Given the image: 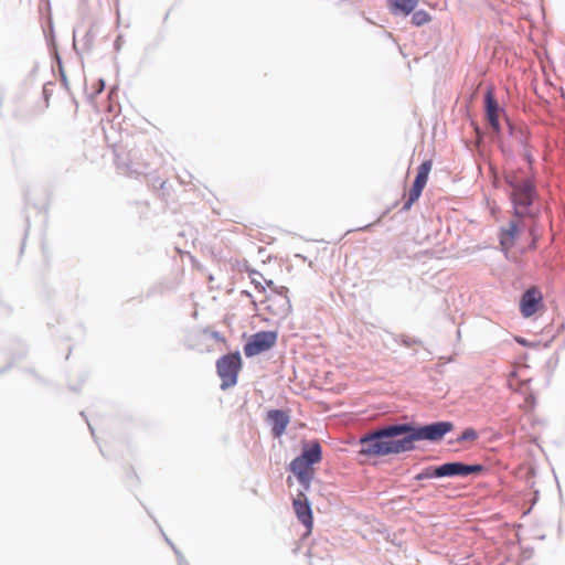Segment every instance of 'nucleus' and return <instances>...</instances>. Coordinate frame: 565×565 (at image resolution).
Listing matches in <instances>:
<instances>
[{"instance_id":"1","label":"nucleus","mask_w":565,"mask_h":565,"mask_svg":"<svg viewBox=\"0 0 565 565\" xmlns=\"http://www.w3.org/2000/svg\"><path fill=\"white\" fill-rule=\"evenodd\" d=\"M450 422H437L422 427L411 424L391 425L361 438L362 455L383 457L411 451L418 440L437 441L451 431Z\"/></svg>"},{"instance_id":"2","label":"nucleus","mask_w":565,"mask_h":565,"mask_svg":"<svg viewBox=\"0 0 565 565\" xmlns=\"http://www.w3.org/2000/svg\"><path fill=\"white\" fill-rule=\"evenodd\" d=\"M322 460L321 445L315 440L305 443L302 446L301 455L296 457L289 463V470L297 478L303 490H309L311 481L315 477V465Z\"/></svg>"},{"instance_id":"3","label":"nucleus","mask_w":565,"mask_h":565,"mask_svg":"<svg viewBox=\"0 0 565 565\" xmlns=\"http://www.w3.org/2000/svg\"><path fill=\"white\" fill-rule=\"evenodd\" d=\"M505 181L511 188L510 198L514 205V213L523 215L533 202V183L529 179L519 178L515 173L507 174Z\"/></svg>"},{"instance_id":"4","label":"nucleus","mask_w":565,"mask_h":565,"mask_svg":"<svg viewBox=\"0 0 565 565\" xmlns=\"http://www.w3.org/2000/svg\"><path fill=\"white\" fill-rule=\"evenodd\" d=\"M242 365L243 362L238 352L225 354L216 361V371L221 379L222 390L236 385Z\"/></svg>"},{"instance_id":"5","label":"nucleus","mask_w":565,"mask_h":565,"mask_svg":"<svg viewBox=\"0 0 565 565\" xmlns=\"http://www.w3.org/2000/svg\"><path fill=\"white\" fill-rule=\"evenodd\" d=\"M524 228L523 215L515 213L508 225L501 228L499 235L500 246L505 254H508L513 247L519 246L524 234Z\"/></svg>"},{"instance_id":"6","label":"nucleus","mask_w":565,"mask_h":565,"mask_svg":"<svg viewBox=\"0 0 565 565\" xmlns=\"http://www.w3.org/2000/svg\"><path fill=\"white\" fill-rule=\"evenodd\" d=\"M519 309L523 318H531L544 310V298L540 288L533 286L526 289L519 301Z\"/></svg>"},{"instance_id":"7","label":"nucleus","mask_w":565,"mask_h":565,"mask_svg":"<svg viewBox=\"0 0 565 565\" xmlns=\"http://www.w3.org/2000/svg\"><path fill=\"white\" fill-rule=\"evenodd\" d=\"M277 342L275 331H260L253 334L249 341L244 345L246 356H255L271 349Z\"/></svg>"},{"instance_id":"8","label":"nucleus","mask_w":565,"mask_h":565,"mask_svg":"<svg viewBox=\"0 0 565 565\" xmlns=\"http://www.w3.org/2000/svg\"><path fill=\"white\" fill-rule=\"evenodd\" d=\"M287 294L288 288L281 286L274 295L267 297L265 309L274 318H285L290 313L291 305Z\"/></svg>"},{"instance_id":"9","label":"nucleus","mask_w":565,"mask_h":565,"mask_svg":"<svg viewBox=\"0 0 565 565\" xmlns=\"http://www.w3.org/2000/svg\"><path fill=\"white\" fill-rule=\"evenodd\" d=\"M431 167V160H426L418 167L417 175L415 178L412 189L408 192V198L404 204V210H409L411 206L419 199L424 188L427 184Z\"/></svg>"},{"instance_id":"10","label":"nucleus","mask_w":565,"mask_h":565,"mask_svg":"<svg viewBox=\"0 0 565 565\" xmlns=\"http://www.w3.org/2000/svg\"><path fill=\"white\" fill-rule=\"evenodd\" d=\"M481 465H466L462 462H447L435 468V475L437 478L441 477H454L461 476L466 477L469 475H477L483 471Z\"/></svg>"},{"instance_id":"11","label":"nucleus","mask_w":565,"mask_h":565,"mask_svg":"<svg viewBox=\"0 0 565 565\" xmlns=\"http://www.w3.org/2000/svg\"><path fill=\"white\" fill-rule=\"evenodd\" d=\"M306 491L307 490L302 489L294 497L292 508L297 519L306 526L308 532H311L313 526V516Z\"/></svg>"},{"instance_id":"12","label":"nucleus","mask_w":565,"mask_h":565,"mask_svg":"<svg viewBox=\"0 0 565 565\" xmlns=\"http://www.w3.org/2000/svg\"><path fill=\"white\" fill-rule=\"evenodd\" d=\"M267 419L273 426L271 433L276 438L280 437L286 431V428L290 422L289 416L284 411L279 409L269 411L267 413Z\"/></svg>"},{"instance_id":"13","label":"nucleus","mask_w":565,"mask_h":565,"mask_svg":"<svg viewBox=\"0 0 565 565\" xmlns=\"http://www.w3.org/2000/svg\"><path fill=\"white\" fill-rule=\"evenodd\" d=\"M486 117L494 131H500L499 115L500 108L492 90L486 94Z\"/></svg>"},{"instance_id":"14","label":"nucleus","mask_w":565,"mask_h":565,"mask_svg":"<svg viewBox=\"0 0 565 565\" xmlns=\"http://www.w3.org/2000/svg\"><path fill=\"white\" fill-rule=\"evenodd\" d=\"M391 2L395 11L407 15L416 8L418 0H391Z\"/></svg>"},{"instance_id":"15","label":"nucleus","mask_w":565,"mask_h":565,"mask_svg":"<svg viewBox=\"0 0 565 565\" xmlns=\"http://www.w3.org/2000/svg\"><path fill=\"white\" fill-rule=\"evenodd\" d=\"M479 435L477 433V430L475 428H466L461 435L458 437L457 441L459 443H462V441H476L478 439Z\"/></svg>"},{"instance_id":"16","label":"nucleus","mask_w":565,"mask_h":565,"mask_svg":"<svg viewBox=\"0 0 565 565\" xmlns=\"http://www.w3.org/2000/svg\"><path fill=\"white\" fill-rule=\"evenodd\" d=\"M413 23L416 24V25H423L425 23H427L429 20H430V17L428 15L427 12L425 11H417L413 18Z\"/></svg>"},{"instance_id":"17","label":"nucleus","mask_w":565,"mask_h":565,"mask_svg":"<svg viewBox=\"0 0 565 565\" xmlns=\"http://www.w3.org/2000/svg\"><path fill=\"white\" fill-rule=\"evenodd\" d=\"M430 478H437L435 475V468H426L420 473L416 475L415 480H424V479H430Z\"/></svg>"},{"instance_id":"18","label":"nucleus","mask_w":565,"mask_h":565,"mask_svg":"<svg viewBox=\"0 0 565 565\" xmlns=\"http://www.w3.org/2000/svg\"><path fill=\"white\" fill-rule=\"evenodd\" d=\"M310 565H331L328 559H315L310 558Z\"/></svg>"},{"instance_id":"19","label":"nucleus","mask_w":565,"mask_h":565,"mask_svg":"<svg viewBox=\"0 0 565 565\" xmlns=\"http://www.w3.org/2000/svg\"><path fill=\"white\" fill-rule=\"evenodd\" d=\"M104 87H105V83L103 79H98L97 82V87L95 89V94H99L104 90Z\"/></svg>"},{"instance_id":"20","label":"nucleus","mask_w":565,"mask_h":565,"mask_svg":"<svg viewBox=\"0 0 565 565\" xmlns=\"http://www.w3.org/2000/svg\"><path fill=\"white\" fill-rule=\"evenodd\" d=\"M47 92H49L47 87H46V86H44V87H43V95H44V98H45V100H46V105L49 106Z\"/></svg>"},{"instance_id":"21","label":"nucleus","mask_w":565,"mask_h":565,"mask_svg":"<svg viewBox=\"0 0 565 565\" xmlns=\"http://www.w3.org/2000/svg\"><path fill=\"white\" fill-rule=\"evenodd\" d=\"M526 402H529L531 405L534 404V397L533 396H529L526 398Z\"/></svg>"},{"instance_id":"22","label":"nucleus","mask_w":565,"mask_h":565,"mask_svg":"<svg viewBox=\"0 0 565 565\" xmlns=\"http://www.w3.org/2000/svg\"><path fill=\"white\" fill-rule=\"evenodd\" d=\"M287 484L288 487L292 486V478L290 476L287 478Z\"/></svg>"},{"instance_id":"23","label":"nucleus","mask_w":565,"mask_h":565,"mask_svg":"<svg viewBox=\"0 0 565 565\" xmlns=\"http://www.w3.org/2000/svg\"><path fill=\"white\" fill-rule=\"evenodd\" d=\"M519 249H520V252H521V253H523V252L526 249V247H525V246H521V245H520V246H519Z\"/></svg>"},{"instance_id":"24","label":"nucleus","mask_w":565,"mask_h":565,"mask_svg":"<svg viewBox=\"0 0 565 565\" xmlns=\"http://www.w3.org/2000/svg\"><path fill=\"white\" fill-rule=\"evenodd\" d=\"M268 287L273 288L274 282L271 280L267 281Z\"/></svg>"}]
</instances>
